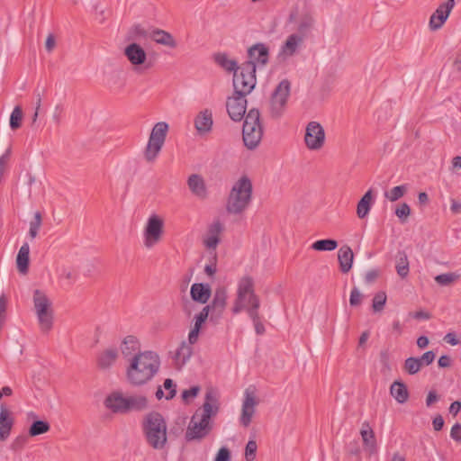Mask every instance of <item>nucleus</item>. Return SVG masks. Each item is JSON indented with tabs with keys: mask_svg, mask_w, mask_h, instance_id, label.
Masks as SVG:
<instances>
[{
	"mask_svg": "<svg viewBox=\"0 0 461 461\" xmlns=\"http://www.w3.org/2000/svg\"><path fill=\"white\" fill-rule=\"evenodd\" d=\"M263 137V126L258 109H250L246 114L242 128V138L249 149H256Z\"/></svg>",
	"mask_w": 461,
	"mask_h": 461,
	"instance_id": "nucleus-7",
	"label": "nucleus"
},
{
	"mask_svg": "<svg viewBox=\"0 0 461 461\" xmlns=\"http://www.w3.org/2000/svg\"><path fill=\"white\" fill-rule=\"evenodd\" d=\"M421 366H422L418 357H411L404 362V368L409 375L417 374L420 370Z\"/></svg>",
	"mask_w": 461,
	"mask_h": 461,
	"instance_id": "nucleus-44",
	"label": "nucleus"
},
{
	"mask_svg": "<svg viewBox=\"0 0 461 461\" xmlns=\"http://www.w3.org/2000/svg\"><path fill=\"white\" fill-rule=\"evenodd\" d=\"M444 340L450 344L451 346H456L460 343L455 332L447 333L444 337Z\"/></svg>",
	"mask_w": 461,
	"mask_h": 461,
	"instance_id": "nucleus-62",
	"label": "nucleus"
},
{
	"mask_svg": "<svg viewBox=\"0 0 461 461\" xmlns=\"http://www.w3.org/2000/svg\"><path fill=\"white\" fill-rule=\"evenodd\" d=\"M258 404V401L255 388L251 386L248 387L244 391L241 413L240 416V422L243 427L247 428L251 424Z\"/></svg>",
	"mask_w": 461,
	"mask_h": 461,
	"instance_id": "nucleus-13",
	"label": "nucleus"
},
{
	"mask_svg": "<svg viewBox=\"0 0 461 461\" xmlns=\"http://www.w3.org/2000/svg\"><path fill=\"white\" fill-rule=\"evenodd\" d=\"M303 41V36L293 33L289 35L279 51V57L287 59L292 57L298 50Z\"/></svg>",
	"mask_w": 461,
	"mask_h": 461,
	"instance_id": "nucleus-21",
	"label": "nucleus"
},
{
	"mask_svg": "<svg viewBox=\"0 0 461 461\" xmlns=\"http://www.w3.org/2000/svg\"><path fill=\"white\" fill-rule=\"evenodd\" d=\"M106 409L113 413H128L142 411L148 407V400L140 394H125L121 391H113L104 399Z\"/></svg>",
	"mask_w": 461,
	"mask_h": 461,
	"instance_id": "nucleus-4",
	"label": "nucleus"
},
{
	"mask_svg": "<svg viewBox=\"0 0 461 461\" xmlns=\"http://www.w3.org/2000/svg\"><path fill=\"white\" fill-rule=\"evenodd\" d=\"M227 298L228 296L225 289H217L214 293L211 304H209L208 306H211V309L212 310L221 312L226 306Z\"/></svg>",
	"mask_w": 461,
	"mask_h": 461,
	"instance_id": "nucleus-34",
	"label": "nucleus"
},
{
	"mask_svg": "<svg viewBox=\"0 0 461 461\" xmlns=\"http://www.w3.org/2000/svg\"><path fill=\"white\" fill-rule=\"evenodd\" d=\"M387 301V295L385 292H378L376 293L372 301V308L375 312H380L384 310L385 303Z\"/></svg>",
	"mask_w": 461,
	"mask_h": 461,
	"instance_id": "nucleus-42",
	"label": "nucleus"
},
{
	"mask_svg": "<svg viewBox=\"0 0 461 461\" xmlns=\"http://www.w3.org/2000/svg\"><path fill=\"white\" fill-rule=\"evenodd\" d=\"M230 453L226 447H222L219 449L214 461H230Z\"/></svg>",
	"mask_w": 461,
	"mask_h": 461,
	"instance_id": "nucleus-58",
	"label": "nucleus"
},
{
	"mask_svg": "<svg viewBox=\"0 0 461 461\" xmlns=\"http://www.w3.org/2000/svg\"><path fill=\"white\" fill-rule=\"evenodd\" d=\"M390 393L399 403H404L409 398L406 385L401 381H394L390 386Z\"/></svg>",
	"mask_w": 461,
	"mask_h": 461,
	"instance_id": "nucleus-32",
	"label": "nucleus"
},
{
	"mask_svg": "<svg viewBox=\"0 0 461 461\" xmlns=\"http://www.w3.org/2000/svg\"><path fill=\"white\" fill-rule=\"evenodd\" d=\"M304 144L311 151H317L323 148L326 140L324 128L318 122H310L305 127Z\"/></svg>",
	"mask_w": 461,
	"mask_h": 461,
	"instance_id": "nucleus-12",
	"label": "nucleus"
},
{
	"mask_svg": "<svg viewBox=\"0 0 461 461\" xmlns=\"http://www.w3.org/2000/svg\"><path fill=\"white\" fill-rule=\"evenodd\" d=\"M455 5L454 0H447L446 3L441 4L436 11L431 14L429 19V27L432 31L438 30L442 27L444 23L449 16Z\"/></svg>",
	"mask_w": 461,
	"mask_h": 461,
	"instance_id": "nucleus-17",
	"label": "nucleus"
},
{
	"mask_svg": "<svg viewBox=\"0 0 461 461\" xmlns=\"http://www.w3.org/2000/svg\"><path fill=\"white\" fill-rule=\"evenodd\" d=\"M433 428L435 430H440L444 426V420L440 415L436 416L432 421Z\"/></svg>",
	"mask_w": 461,
	"mask_h": 461,
	"instance_id": "nucleus-64",
	"label": "nucleus"
},
{
	"mask_svg": "<svg viewBox=\"0 0 461 461\" xmlns=\"http://www.w3.org/2000/svg\"><path fill=\"white\" fill-rule=\"evenodd\" d=\"M215 61L219 66L229 72L236 73L240 68L238 67V62L233 59H230L225 53H219L215 55Z\"/></svg>",
	"mask_w": 461,
	"mask_h": 461,
	"instance_id": "nucleus-35",
	"label": "nucleus"
},
{
	"mask_svg": "<svg viewBox=\"0 0 461 461\" xmlns=\"http://www.w3.org/2000/svg\"><path fill=\"white\" fill-rule=\"evenodd\" d=\"M163 387L165 390L167 391V393H166L165 399L170 400L176 395V385L175 384V383L173 382L172 379H169V378L166 379L164 381Z\"/></svg>",
	"mask_w": 461,
	"mask_h": 461,
	"instance_id": "nucleus-52",
	"label": "nucleus"
},
{
	"mask_svg": "<svg viewBox=\"0 0 461 461\" xmlns=\"http://www.w3.org/2000/svg\"><path fill=\"white\" fill-rule=\"evenodd\" d=\"M249 317L251 319V321L254 324L256 333L258 335L263 334L265 332V327H264L263 323L259 321L258 311L255 312V316L249 315Z\"/></svg>",
	"mask_w": 461,
	"mask_h": 461,
	"instance_id": "nucleus-54",
	"label": "nucleus"
},
{
	"mask_svg": "<svg viewBox=\"0 0 461 461\" xmlns=\"http://www.w3.org/2000/svg\"><path fill=\"white\" fill-rule=\"evenodd\" d=\"M131 36L135 41H145L148 38H150V32L141 25H135L131 30Z\"/></svg>",
	"mask_w": 461,
	"mask_h": 461,
	"instance_id": "nucleus-43",
	"label": "nucleus"
},
{
	"mask_svg": "<svg viewBox=\"0 0 461 461\" xmlns=\"http://www.w3.org/2000/svg\"><path fill=\"white\" fill-rule=\"evenodd\" d=\"M194 126L199 135L210 133L213 126L212 111L209 108L201 110L194 119Z\"/></svg>",
	"mask_w": 461,
	"mask_h": 461,
	"instance_id": "nucleus-18",
	"label": "nucleus"
},
{
	"mask_svg": "<svg viewBox=\"0 0 461 461\" xmlns=\"http://www.w3.org/2000/svg\"><path fill=\"white\" fill-rule=\"evenodd\" d=\"M76 274L68 267H62L59 273V282L64 288H69L76 282Z\"/></svg>",
	"mask_w": 461,
	"mask_h": 461,
	"instance_id": "nucleus-36",
	"label": "nucleus"
},
{
	"mask_svg": "<svg viewBox=\"0 0 461 461\" xmlns=\"http://www.w3.org/2000/svg\"><path fill=\"white\" fill-rule=\"evenodd\" d=\"M164 228L165 221L160 215L151 213L147 218L141 233L145 249H151L162 240L165 233Z\"/></svg>",
	"mask_w": 461,
	"mask_h": 461,
	"instance_id": "nucleus-10",
	"label": "nucleus"
},
{
	"mask_svg": "<svg viewBox=\"0 0 461 461\" xmlns=\"http://www.w3.org/2000/svg\"><path fill=\"white\" fill-rule=\"evenodd\" d=\"M360 435L364 443V446L371 453L375 450V433L368 422H364L360 430Z\"/></svg>",
	"mask_w": 461,
	"mask_h": 461,
	"instance_id": "nucleus-31",
	"label": "nucleus"
},
{
	"mask_svg": "<svg viewBox=\"0 0 461 461\" xmlns=\"http://www.w3.org/2000/svg\"><path fill=\"white\" fill-rule=\"evenodd\" d=\"M200 330L193 327L188 334V344L191 346L198 340Z\"/></svg>",
	"mask_w": 461,
	"mask_h": 461,
	"instance_id": "nucleus-61",
	"label": "nucleus"
},
{
	"mask_svg": "<svg viewBox=\"0 0 461 461\" xmlns=\"http://www.w3.org/2000/svg\"><path fill=\"white\" fill-rule=\"evenodd\" d=\"M247 95L238 92L228 97L226 101V109L230 118L234 122H240L245 119L247 111Z\"/></svg>",
	"mask_w": 461,
	"mask_h": 461,
	"instance_id": "nucleus-15",
	"label": "nucleus"
},
{
	"mask_svg": "<svg viewBox=\"0 0 461 461\" xmlns=\"http://www.w3.org/2000/svg\"><path fill=\"white\" fill-rule=\"evenodd\" d=\"M353 258V251L349 247L344 246L339 249L338 259L341 272L348 273L351 269Z\"/></svg>",
	"mask_w": 461,
	"mask_h": 461,
	"instance_id": "nucleus-29",
	"label": "nucleus"
},
{
	"mask_svg": "<svg viewBox=\"0 0 461 461\" xmlns=\"http://www.w3.org/2000/svg\"><path fill=\"white\" fill-rule=\"evenodd\" d=\"M169 130L166 122H158L151 129L143 155L146 161L153 163L159 156Z\"/></svg>",
	"mask_w": 461,
	"mask_h": 461,
	"instance_id": "nucleus-8",
	"label": "nucleus"
},
{
	"mask_svg": "<svg viewBox=\"0 0 461 461\" xmlns=\"http://www.w3.org/2000/svg\"><path fill=\"white\" fill-rule=\"evenodd\" d=\"M14 418L11 411L4 405H0V440H5L11 433Z\"/></svg>",
	"mask_w": 461,
	"mask_h": 461,
	"instance_id": "nucleus-22",
	"label": "nucleus"
},
{
	"mask_svg": "<svg viewBox=\"0 0 461 461\" xmlns=\"http://www.w3.org/2000/svg\"><path fill=\"white\" fill-rule=\"evenodd\" d=\"M23 118V113L20 107L16 106L10 116V127L14 130L20 127Z\"/></svg>",
	"mask_w": 461,
	"mask_h": 461,
	"instance_id": "nucleus-49",
	"label": "nucleus"
},
{
	"mask_svg": "<svg viewBox=\"0 0 461 461\" xmlns=\"http://www.w3.org/2000/svg\"><path fill=\"white\" fill-rule=\"evenodd\" d=\"M147 442L155 449H162L167 440V423L164 417L157 411L149 412L142 422Z\"/></svg>",
	"mask_w": 461,
	"mask_h": 461,
	"instance_id": "nucleus-6",
	"label": "nucleus"
},
{
	"mask_svg": "<svg viewBox=\"0 0 461 461\" xmlns=\"http://www.w3.org/2000/svg\"><path fill=\"white\" fill-rule=\"evenodd\" d=\"M450 438L457 442L461 443V424L455 423L450 429Z\"/></svg>",
	"mask_w": 461,
	"mask_h": 461,
	"instance_id": "nucleus-56",
	"label": "nucleus"
},
{
	"mask_svg": "<svg viewBox=\"0 0 461 461\" xmlns=\"http://www.w3.org/2000/svg\"><path fill=\"white\" fill-rule=\"evenodd\" d=\"M150 39L157 44L163 45L171 49L177 46L176 41L171 33L161 29H153L150 31Z\"/></svg>",
	"mask_w": 461,
	"mask_h": 461,
	"instance_id": "nucleus-27",
	"label": "nucleus"
},
{
	"mask_svg": "<svg viewBox=\"0 0 461 461\" xmlns=\"http://www.w3.org/2000/svg\"><path fill=\"white\" fill-rule=\"evenodd\" d=\"M249 60L248 62H252L255 66V70L257 68L264 67L269 58L268 48L264 43H257L253 45L249 50Z\"/></svg>",
	"mask_w": 461,
	"mask_h": 461,
	"instance_id": "nucleus-19",
	"label": "nucleus"
},
{
	"mask_svg": "<svg viewBox=\"0 0 461 461\" xmlns=\"http://www.w3.org/2000/svg\"><path fill=\"white\" fill-rule=\"evenodd\" d=\"M438 400V396L437 393L435 391H429L427 395L426 405L428 407H429Z\"/></svg>",
	"mask_w": 461,
	"mask_h": 461,
	"instance_id": "nucleus-63",
	"label": "nucleus"
},
{
	"mask_svg": "<svg viewBox=\"0 0 461 461\" xmlns=\"http://www.w3.org/2000/svg\"><path fill=\"white\" fill-rule=\"evenodd\" d=\"M11 154V149H8L0 158V182L4 176V173L5 170V165L9 159Z\"/></svg>",
	"mask_w": 461,
	"mask_h": 461,
	"instance_id": "nucleus-57",
	"label": "nucleus"
},
{
	"mask_svg": "<svg viewBox=\"0 0 461 461\" xmlns=\"http://www.w3.org/2000/svg\"><path fill=\"white\" fill-rule=\"evenodd\" d=\"M418 359L420 360L421 366H429L434 361L435 354L433 351L429 350L425 352L421 357H418Z\"/></svg>",
	"mask_w": 461,
	"mask_h": 461,
	"instance_id": "nucleus-59",
	"label": "nucleus"
},
{
	"mask_svg": "<svg viewBox=\"0 0 461 461\" xmlns=\"http://www.w3.org/2000/svg\"><path fill=\"white\" fill-rule=\"evenodd\" d=\"M121 351L127 361L138 352H141L139 339L132 335L126 336L121 344Z\"/></svg>",
	"mask_w": 461,
	"mask_h": 461,
	"instance_id": "nucleus-24",
	"label": "nucleus"
},
{
	"mask_svg": "<svg viewBox=\"0 0 461 461\" xmlns=\"http://www.w3.org/2000/svg\"><path fill=\"white\" fill-rule=\"evenodd\" d=\"M459 275L450 272L440 274L435 276V281L440 285H448L458 279Z\"/></svg>",
	"mask_w": 461,
	"mask_h": 461,
	"instance_id": "nucleus-45",
	"label": "nucleus"
},
{
	"mask_svg": "<svg viewBox=\"0 0 461 461\" xmlns=\"http://www.w3.org/2000/svg\"><path fill=\"white\" fill-rule=\"evenodd\" d=\"M211 310V306H205L203 308V310L195 315L194 317V327L201 330L203 324L205 322V321L208 318L209 312Z\"/></svg>",
	"mask_w": 461,
	"mask_h": 461,
	"instance_id": "nucleus-48",
	"label": "nucleus"
},
{
	"mask_svg": "<svg viewBox=\"0 0 461 461\" xmlns=\"http://www.w3.org/2000/svg\"><path fill=\"white\" fill-rule=\"evenodd\" d=\"M260 306V301L254 290V281L245 276L239 279L237 284V297L232 307L234 314L246 311L248 315H254Z\"/></svg>",
	"mask_w": 461,
	"mask_h": 461,
	"instance_id": "nucleus-3",
	"label": "nucleus"
},
{
	"mask_svg": "<svg viewBox=\"0 0 461 461\" xmlns=\"http://www.w3.org/2000/svg\"><path fill=\"white\" fill-rule=\"evenodd\" d=\"M50 429V424L44 420H35L29 429V434L32 437L39 436L48 432Z\"/></svg>",
	"mask_w": 461,
	"mask_h": 461,
	"instance_id": "nucleus-40",
	"label": "nucleus"
},
{
	"mask_svg": "<svg viewBox=\"0 0 461 461\" xmlns=\"http://www.w3.org/2000/svg\"><path fill=\"white\" fill-rule=\"evenodd\" d=\"M375 202V198L374 196L372 189H369L365 193V194L361 197V199L358 201L357 205V215L359 219L366 218L374 203Z\"/></svg>",
	"mask_w": 461,
	"mask_h": 461,
	"instance_id": "nucleus-25",
	"label": "nucleus"
},
{
	"mask_svg": "<svg viewBox=\"0 0 461 461\" xmlns=\"http://www.w3.org/2000/svg\"><path fill=\"white\" fill-rule=\"evenodd\" d=\"M118 357V350L116 348H108L102 351L98 356V366L101 368H109L116 361Z\"/></svg>",
	"mask_w": 461,
	"mask_h": 461,
	"instance_id": "nucleus-30",
	"label": "nucleus"
},
{
	"mask_svg": "<svg viewBox=\"0 0 461 461\" xmlns=\"http://www.w3.org/2000/svg\"><path fill=\"white\" fill-rule=\"evenodd\" d=\"M124 55L133 66H140L145 63L147 53L137 42L128 44L124 49Z\"/></svg>",
	"mask_w": 461,
	"mask_h": 461,
	"instance_id": "nucleus-20",
	"label": "nucleus"
},
{
	"mask_svg": "<svg viewBox=\"0 0 461 461\" xmlns=\"http://www.w3.org/2000/svg\"><path fill=\"white\" fill-rule=\"evenodd\" d=\"M289 94V82L287 80L281 81L272 95L270 102V112L272 116L280 117L283 114Z\"/></svg>",
	"mask_w": 461,
	"mask_h": 461,
	"instance_id": "nucleus-14",
	"label": "nucleus"
},
{
	"mask_svg": "<svg viewBox=\"0 0 461 461\" xmlns=\"http://www.w3.org/2000/svg\"><path fill=\"white\" fill-rule=\"evenodd\" d=\"M186 185L191 194L199 200H205L209 196V187L205 178L198 174L193 173L188 176Z\"/></svg>",
	"mask_w": 461,
	"mask_h": 461,
	"instance_id": "nucleus-16",
	"label": "nucleus"
},
{
	"mask_svg": "<svg viewBox=\"0 0 461 461\" xmlns=\"http://www.w3.org/2000/svg\"><path fill=\"white\" fill-rule=\"evenodd\" d=\"M406 191L407 186L405 185H397L386 191L384 197L390 202H396L405 194Z\"/></svg>",
	"mask_w": 461,
	"mask_h": 461,
	"instance_id": "nucleus-39",
	"label": "nucleus"
},
{
	"mask_svg": "<svg viewBox=\"0 0 461 461\" xmlns=\"http://www.w3.org/2000/svg\"><path fill=\"white\" fill-rule=\"evenodd\" d=\"M7 305H8V299L5 294H2L0 295V327L5 321Z\"/></svg>",
	"mask_w": 461,
	"mask_h": 461,
	"instance_id": "nucleus-53",
	"label": "nucleus"
},
{
	"mask_svg": "<svg viewBox=\"0 0 461 461\" xmlns=\"http://www.w3.org/2000/svg\"><path fill=\"white\" fill-rule=\"evenodd\" d=\"M42 224L41 213L40 212H36L34 213L33 220L30 222V228L28 231V236L31 240H34Z\"/></svg>",
	"mask_w": 461,
	"mask_h": 461,
	"instance_id": "nucleus-41",
	"label": "nucleus"
},
{
	"mask_svg": "<svg viewBox=\"0 0 461 461\" xmlns=\"http://www.w3.org/2000/svg\"><path fill=\"white\" fill-rule=\"evenodd\" d=\"M397 274L402 277L405 278L409 274V260L407 255L404 252H399L395 265Z\"/></svg>",
	"mask_w": 461,
	"mask_h": 461,
	"instance_id": "nucleus-37",
	"label": "nucleus"
},
{
	"mask_svg": "<svg viewBox=\"0 0 461 461\" xmlns=\"http://www.w3.org/2000/svg\"><path fill=\"white\" fill-rule=\"evenodd\" d=\"M257 83L255 66L252 62H245L233 76L234 91L249 95Z\"/></svg>",
	"mask_w": 461,
	"mask_h": 461,
	"instance_id": "nucleus-11",
	"label": "nucleus"
},
{
	"mask_svg": "<svg viewBox=\"0 0 461 461\" xmlns=\"http://www.w3.org/2000/svg\"><path fill=\"white\" fill-rule=\"evenodd\" d=\"M212 291L208 284L194 283L190 289V294L194 302L205 303L211 296Z\"/></svg>",
	"mask_w": 461,
	"mask_h": 461,
	"instance_id": "nucleus-26",
	"label": "nucleus"
},
{
	"mask_svg": "<svg viewBox=\"0 0 461 461\" xmlns=\"http://www.w3.org/2000/svg\"><path fill=\"white\" fill-rule=\"evenodd\" d=\"M361 300H362L361 292L357 287H354L350 292V297H349L350 305L357 306V305L360 304Z\"/></svg>",
	"mask_w": 461,
	"mask_h": 461,
	"instance_id": "nucleus-55",
	"label": "nucleus"
},
{
	"mask_svg": "<svg viewBox=\"0 0 461 461\" xmlns=\"http://www.w3.org/2000/svg\"><path fill=\"white\" fill-rule=\"evenodd\" d=\"M252 183L247 176L239 178L232 185L226 203V210L232 214L244 212L251 203Z\"/></svg>",
	"mask_w": 461,
	"mask_h": 461,
	"instance_id": "nucleus-5",
	"label": "nucleus"
},
{
	"mask_svg": "<svg viewBox=\"0 0 461 461\" xmlns=\"http://www.w3.org/2000/svg\"><path fill=\"white\" fill-rule=\"evenodd\" d=\"M127 363V381L134 386H141L150 382L158 373L161 359L157 351L143 350L130 357Z\"/></svg>",
	"mask_w": 461,
	"mask_h": 461,
	"instance_id": "nucleus-2",
	"label": "nucleus"
},
{
	"mask_svg": "<svg viewBox=\"0 0 461 461\" xmlns=\"http://www.w3.org/2000/svg\"><path fill=\"white\" fill-rule=\"evenodd\" d=\"M258 445L254 439H249L245 447L246 461H254L256 458Z\"/></svg>",
	"mask_w": 461,
	"mask_h": 461,
	"instance_id": "nucleus-47",
	"label": "nucleus"
},
{
	"mask_svg": "<svg viewBox=\"0 0 461 461\" xmlns=\"http://www.w3.org/2000/svg\"><path fill=\"white\" fill-rule=\"evenodd\" d=\"M379 276V270L378 269H370L368 270L365 275V281L367 284H371L375 281V279Z\"/></svg>",
	"mask_w": 461,
	"mask_h": 461,
	"instance_id": "nucleus-60",
	"label": "nucleus"
},
{
	"mask_svg": "<svg viewBox=\"0 0 461 461\" xmlns=\"http://www.w3.org/2000/svg\"><path fill=\"white\" fill-rule=\"evenodd\" d=\"M314 22V18L310 14L303 16L298 23V31L302 33H305L312 28Z\"/></svg>",
	"mask_w": 461,
	"mask_h": 461,
	"instance_id": "nucleus-46",
	"label": "nucleus"
},
{
	"mask_svg": "<svg viewBox=\"0 0 461 461\" xmlns=\"http://www.w3.org/2000/svg\"><path fill=\"white\" fill-rule=\"evenodd\" d=\"M192 354V347L186 341H182L173 355V360L178 367H182L188 362Z\"/></svg>",
	"mask_w": 461,
	"mask_h": 461,
	"instance_id": "nucleus-28",
	"label": "nucleus"
},
{
	"mask_svg": "<svg viewBox=\"0 0 461 461\" xmlns=\"http://www.w3.org/2000/svg\"><path fill=\"white\" fill-rule=\"evenodd\" d=\"M200 390L201 388L199 385H194L189 389L184 390L181 394L183 401L188 402L190 400L195 398L198 395Z\"/></svg>",
	"mask_w": 461,
	"mask_h": 461,
	"instance_id": "nucleus-51",
	"label": "nucleus"
},
{
	"mask_svg": "<svg viewBox=\"0 0 461 461\" xmlns=\"http://www.w3.org/2000/svg\"><path fill=\"white\" fill-rule=\"evenodd\" d=\"M33 304L41 331L49 333L54 323L51 301L44 293L36 290L33 294Z\"/></svg>",
	"mask_w": 461,
	"mask_h": 461,
	"instance_id": "nucleus-9",
	"label": "nucleus"
},
{
	"mask_svg": "<svg viewBox=\"0 0 461 461\" xmlns=\"http://www.w3.org/2000/svg\"><path fill=\"white\" fill-rule=\"evenodd\" d=\"M338 247L335 240H320L312 244V249L318 251H332Z\"/></svg>",
	"mask_w": 461,
	"mask_h": 461,
	"instance_id": "nucleus-38",
	"label": "nucleus"
},
{
	"mask_svg": "<svg viewBox=\"0 0 461 461\" xmlns=\"http://www.w3.org/2000/svg\"><path fill=\"white\" fill-rule=\"evenodd\" d=\"M29 254H30V246L28 242H24L20 248L17 258H16V265L18 270L22 274H26L28 271L29 266Z\"/></svg>",
	"mask_w": 461,
	"mask_h": 461,
	"instance_id": "nucleus-33",
	"label": "nucleus"
},
{
	"mask_svg": "<svg viewBox=\"0 0 461 461\" xmlns=\"http://www.w3.org/2000/svg\"><path fill=\"white\" fill-rule=\"evenodd\" d=\"M222 224L219 221H216L210 225L208 232L203 239V244L206 249H216L220 242V235L222 231Z\"/></svg>",
	"mask_w": 461,
	"mask_h": 461,
	"instance_id": "nucleus-23",
	"label": "nucleus"
},
{
	"mask_svg": "<svg viewBox=\"0 0 461 461\" xmlns=\"http://www.w3.org/2000/svg\"><path fill=\"white\" fill-rule=\"evenodd\" d=\"M395 214L402 222H405L411 214V208L406 203H403L396 208Z\"/></svg>",
	"mask_w": 461,
	"mask_h": 461,
	"instance_id": "nucleus-50",
	"label": "nucleus"
},
{
	"mask_svg": "<svg viewBox=\"0 0 461 461\" xmlns=\"http://www.w3.org/2000/svg\"><path fill=\"white\" fill-rule=\"evenodd\" d=\"M220 411L219 393L214 389H209L204 395L201 408L192 416L186 428L185 438L187 441L199 440L205 438L211 431L212 418Z\"/></svg>",
	"mask_w": 461,
	"mask_h": 461,
	"instance_id": "nucleus-1",
	"label": "nucleus"
}]
</instances>
